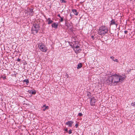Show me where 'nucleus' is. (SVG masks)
Returning <instances> with one entry per match:
<instances>
[{
    "label": "nucleus",
    "mask_w": 135,
    "mask_h": 135,
    "mask_svg": "<svg viewBox=\"0 0 135 135\" xmlns=\"http://www.w3.org/2000/svg\"><path fill=\"white\" fill-rule=\"evenodd\" d=\"M70 16L71 17L72 16V15H71V14H70Z\"/></svg>",
    "instance_id": "nucleus-33"
},
{
    "label": "nucleus",
    "mask_w": 135,
    "mask_h": 135,
    "mask_svg": "<svg viewBox=\"0 0 135 135\" xmlns=\"http://www.w3.org/2000/svg\"><path fill=\"white\" fill-rule=\"evenodd\" d=\"M68 133L69 134H71L72 133V130L71 129H70L69 130Z\"/></svg>",
    "instance_id": "nucleus-20"
},
{
    "label": "nucleus",
    "mask_w": 135,
    "mask_h": 135,
    "mask_svg": "<svg viewBox=\"0 0 135 135\" xmlns=\"http://www.w3.org/2000/svg\"><path fill=\"white\" fill-rule=\"evenodd\" d=\"M1 78H3V80H4L6 78V76L3 77L2 76L1 77Z\"/></svg>",
    "instance_id": "nucleus-23"
},
{
    "label": "nucleus",
    "mask_w": 135,
    "mask_h": 135,
    "mask_svg": "<svg viewBox=\"0 0 135 135\" xmlns=\"http://www.w3.org/2000/svg\"><path fill=\"white\" fill-rule=\"evenodd\" d=\"M108 31L107 28L105 26H102L99 27L98 31V34L101 36L104 35Z\"/></svg>",
    "instance_id": "nucleus-2"
},
{
    "label": "nucleus",
    "mask_w": 135,
    "mask_h": 135,
    "mask_svg": "<svg viewBox=\"0 0 135 135\" xmlns=\"http://www.w3.org/2000/svg\"><path fill=\"white\" fill-rule=\"evenodd\" d=\"M124 79L125 78L122 76L115 74L109 76L108 80L109 81L110 83H113L114 85H115L119 82H122Z\"/></svg>",
    "instance_id": "nucleus-1"
},
{
    "label": "nucleus",
    "mask_w": 135,
    "mask_h": 135,
    "mask_svg": "<svg viewBox=\"0 0 135 135\" xmlns=\"http://www.w3.org/2000/svg\"><path fill=\"white\" fill-rule=\"evenodd\" d=\"M72 11L76 15H78V12H77L76 9H72Z\"/></svg>",
    "instance_id": "nucleus-9"
},
{
    "label": "nucleus",
    "mask_w": 135,
    "mask_h": 135,
    "mask_svg": "<svg viewBox=\"0 0 135 135\" xmlns=\"http://www.w3.org/2000/svg\"><path fill=\"white\" fill-rule=\"evenodd\" d=\"M78 115L80 116H82L83 114L81 113H78Z\"/></svg>",
    "instance_id": "nucleus-21"
},
{
    "label": "nucleus",
    "mask_w": 135,
    "mask_h": 135,
    "mask_svg": "<svg viewBox=\"0 0 135 135\" xmlns=\"http://www.w3.org/2000/svg\"><path fill=\"white\" fill-rule=\"evenodd\" d=\"M29 92L30 93H31L33 94H35L36 93V91L35 90L33 91L32 90H31L29 91Z\"/></svg>",
    "instance_id": "nucleus-12"
},
{
    "label": "nucleus",
    "mask_w": 135,
    "mask_h": 135,
    "mask_svg": "<svg viewBox=\"0 0 135 135\" xmlns=\"http://www.w3.org/2000/svg\"><path fill=\"white\" fill-rule=\"evenodd\" d=\"M110 24L111 25H117V24H116L114 21V20H112L111 21V23H110Z\"/></svg>",
    "instance_id": "nucleus-14"
},
{
    "label": "nucleus",
    "mask_w": 135,
    "mask_h": 135,
    "mask_svg": "<svg viewBox=\"0 0 135 135\" xmlns=\"http://www.w3.org/2000/svg\"><path fill=\"white\" fill-rule=\"evenodd\" d=\"M71 24L69 23H67L66 24V26L68 27V28H71Z\"/></svg>",
    "instance_id": "nucleus-13"
},
{
    "label": "nucleus",
    "mask_w": 135,
    "mask_h": 135,
    "mask_svg": "<svg viewBox=\"0 0 135 135\" xmlns=\"http://www.w3.org/2000/svg\"><path fill=\"white\" fill-rule=\"evenodd\" d=\"M46 105L45 104L44 105V107H46Z\"/></svg>",
    "instance_id": "nucleus-32"
},
{
    "label": "nucleus",
    "mask_w": 135,
    "mask_h": 135,
    "mask_svg": "<svg viewBox=\"0 0 135 135\" xmlns=\"http://www.w3.org/2000/svg\"><path fill=\"white\" fill-rule=\"evenodd\" d=\"M82 66V65L81 63H80L78 64L77 65V68L78 69H79L81 68Z\"/></svg>",
    "instance_id": "nucleus-11"
},
{
    "label": "nucleus",
    "mask_w": 135,
    "mask_h": 135,
    "mask_svg": "<svg viewBox=\"0 0 135 135\" xmlns=\"http://www.w3.org/2000/svg\"><path fill=\"white\" fill-rule=\"evenodd\" d=\"M114 61L115 62H118V61L117 59L114 60Z\"/></svg>",
    "instance_id": "nucleus-24"
},
{
    "label": "nucleus",
    "mask_w": 135,
    "mask_h": 135,
    "mask_svg": "<svg viewBox=\"0 0 135 135\" xmlns=\"http://www.w3.org/2000/svg\"><path fill=\"white\" fill-rule=\"evenodd\" d=\"M110 58L112 59L113 61H114V57L113 56H110Z\"/></svg>",
    "instance_id": "nucleus-22"
},
{
    "label": "nucleus",
    "mask_w": 135,
    "mask_h": 135,
    "mask_svg": "<svg viewBox=\"0 0 135 135\" xmlns=\"http://www.w3.org/2000/svg\"><path fill=\"white\" fill-rule=\"evenodd\" d=\"M49 108V107L48 106H47L45 107V108L43 109L44 111H45L46 109H48Z\"/></svg>",
    "instance_id": "nucleus-16"
},
{
    "label": "nucleus",
    "mask_w": 135,
    "mask_h": 135,
    "mask_svg": "<svg viewBox=\"0 0 135 135\" xmlns=\"http://www.w3.org/2000/svg\"><path fill=\"white\" fill-rule=\"evenodd\" d=\"M39 28L40 26L38 23H35L33 24L31 29L32 33L35 35L37 33Z\"/></svg>",
    "instance_id": "nucleus-3"
},
{
    "label": "nucleus",
    "mask_w": 135,
    "mask_h": 135,
    "mask_svg": "<svg viewBox=\"0 0 135 135\" xmlns=\"http://www.w3.org/2000/svg\"><path fill=\"white\" fill-rule=\"evenodd\" d=\"M57 16L58 17H59L60 18H61V17L60 14H58Z\"/></svg>",
    "instance_id": "nucleus-31"
},
{
    "label": "nucleus",
    "mask_w": 135,
    "mask_h": 135,
    "mask_svg": "<svg viewBox=\"0 0 135 135\" xmlns=\"http://www.w3.org/2000/svg\"><path fill=\"white\" fill-rule=\"evenodd\" d=\"M29 12H30L31 13H32L33 12V9H29Z\"/></svg>",
    "instance_id": "nucleus-19"
},
{
    "label": "nucleus",
    "mask_w": 135,
    "mask_h": 135,
    "mask_svg": "<svg viewBox=\"0 0 135 135\" xmlns=\"http://www.w3.org/2000/svg\"><path fill=\"white\" fill-rule=\"evenodd\" d=\"M21 59H19V58H18L17 59V61H18V62H20L21 61Z\"/></svg>",
    "instance_id": "nucleus-25"
},
{
    "label": "nucleus",
    "mask_w": 135,
    "mask_h": 135,
    "mask_svg": "<svg viewBox=\"0 0 135 135\" xmlns=\"http://www.w3.org/2000/svg\"><path fill=\"white\" fill-rule=\"evenodd\" d=\"M38 47L41 51L44 52H46L47 51V47L42 43H39L38 45Z\"/></svg>",
    "instance_id": "nucleus-4"
},
{
    "label": "nucleus",
    "mask_w": 135,
    "mask_h": 135,
    "mask_svg": "<svg viewBox=\"0 0 135 135\" xmlns=\"http://www.w3.org/2000/svg\"><path fill=\"white\" fill-rule=\"evenodd\" d=\"M128 31H124V33L125 34H127L128 32Z\"/></svg>",
    "instance_id": "nucleus-28"
},
{
    "label": "nucleus",
    "mask_w": 135,
    "mask_h": 135,
    "mask_svg": "<svg viewBox=\"0 0 135 135\" xmlns=\"http://www.w3.org/2000/svg\"><path fill=\"white\" fill-rule=\"evenodd\" d=\"M87 94L88 95H89V96H90V95H91V93L90 92H88V93H87Z\"/></svg>",
    "instance_id": "nucleus-26"
},
{
    "label": "nucleus",
    "mask_w": 135,
    "mask_h": 135,
    "mask_svg": "<svg viewBox=\"0 0 135 135\" xmlns=\"http://www.w3.org/2000/svg\"><path fill=\"white\" fill-rule=\"evenodd\" d=\"M65 131L67 132L68 131V129L67 128H66L65 129Z\"/></svg>",
    "instance_id": "nucleus-29"
},
{
    "label": "nucleus",
    "mask_w": 135,
    "mask_h": 135,
    "mask_svg": "<svg viewBox=\"0 0 135 135\" xmlns=\"http://www.w3.org/2000/svg\"><path fill=\"white\" fill-rule=\"evenodd\" d=\"M96 102V100L95 99L94 97H93L91 98L90 101V103L91 105L92 106L94 105Z\"/></svg>",
    "instance_id": "nucleus-6"
},
{
    "label": "nucleus",
    "mask_w": 135,
    "mask_h": 135,
    "mask_svg": "<svg viewBox=\"0 0 135 135\" xmlns=\"http://www.w3.org/2000/svg\"><path fill=\"white\" fill-rule=\"evenodd\" d=\"M60 18V22H62L63 21V17H61V18Z\"/></svg>",
    "instance_id": "nucleus-17"
},
{
    "label": "nucleus",
    "mask_w": 135,
    "mask_h": 135,
    "mask_svg": "<svg viewBox=\"0 0 135 135\" xmlns=\"http://www.w3.org/2000/svg\"><path fill=\"white\" fill-rule=\"evenodd\" d=\"M23 82L24 83H26L27 84L28 83H29V81L28 79L24 80Z\"/></svg>",
    "instance_id": "nucleus-15"
},
{
    "label": "nucleus",
    "mask_w": 135,
    "mask_h": 135,
    "mask_svg": "<svg viewBox=\"0 0 135 135\" xmlns=\"http://www.w3.org/2000/svg\"><path fill=\"white\" fill-rule=\"evenodd\" d=\"M117 35L118 36V33H117Z\"/></svg>",
    "instance_id": "nucleus-34"
},
{
    "label": "nucleus",
    "mask_w": 135,
    "mask_h": 135,
    "mask_svg": "<svg viewBox=\"0 0 135 135\" xmlns=\"http://www.w3.org/2000/svg\"><path fill=\"white\" fill-rule=\"evenodd\" d=\"M47 21L48 22V24L49 25L51 23L53 22V21L49 18H48Z\"/></svg>",
    "instance_id": "nucleus-10"
},
{
    "label": "nucleus",
    "mask_w": 135,
    "mask_h": 135,
    "mask_svg": "<svg viewBox=\"0 0 135 135\" xmlns=\"http://www.w3.org/2000/svg\"><path fill=\"white\" fill-rule=\"evenodd\" d=\"M73 47L74 51L76 53L79 52L80 51H81V50L80 49V47L79 45H78L76 46L74 45Z\"/></svg>",
    "instance_id": "nucleus-5"
},
{
    "label": "nucleus",
    "mask_w": 135,
    "mask_h": 135,
    "mask_svg": "<svg viewBox=\"0 0 135 135\" xmlns=\"http://www.w3.org/2000/svg\"><path fill=\"white\" fill-rule=\"evenodd\" d=\"M60 1L61 3H65L66 2L65 0H60Z\"/></svg>",
    "instance_id": "nucleus-18"
},
{
    "label": "nucleus",
    "mask_w": 135,
    "mask_h": 135,
    "mask_svg": "<svg viewBox=\"0 0 135 135\" xmlns=\"http://www.w3.org/2000/svg\"><path fill=\"white\" fill-rule=\"evenodd\" d=\"M58 23H54L52 24L51 26L53 28H54L55 29H57L58 28Z\"/></svg>",
    "instance_id": "nucleus-7"
},
{
    "label": "nucleus",
    "mask_w": 135,
    "mask_h": 135,
    "mask_svg": "<svg viewBox=\"0 0 135 135\" xmlns=\"http://www.w3.org/2000/svg\"><path fill=\"white\" fill-rule=\"evenodd\" d=\"M78 124L76 123L75 125V126L76 128H77L78 126Z\"/></svg>",
    "instance_id": "nucleus-27"
},
{
    "label": "nucleus",
    "mask_w": 135,
    "mask_h": 135,
    "mask_svg": "<svg viewBox=\"0 0 135 135\" xmlns=\"http://www.w3.org/2000/svg\"><path fill=\"white\" fill-rule=\"evenodd\" d=\"M91 38L93 39V40H94V36H91Z\"/></svg>",
    "instance_id": "nucleus-30"
},
{
    "label": "nucleus",
    "mask_w": 135,
    "mask_h": 135,
    "mask_svg": "<svg viewBox=\"0 0 135 135\" xmlns=\"http://www.w3.org/2000/svg\"><path fill=\"white\" fill-rule=\"evenodd\" d=\"M73 123V122L72 121H69L68 122H66L65 124L67 125H68V126L69 127H72V124Z\"/></svg>",
    "instance_id": "nucleus-8"
}]
</instances>
